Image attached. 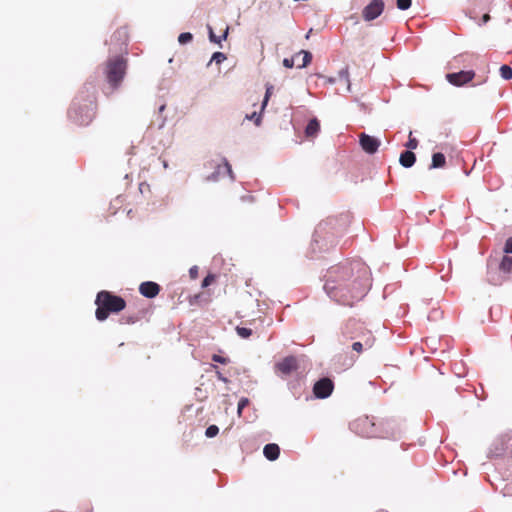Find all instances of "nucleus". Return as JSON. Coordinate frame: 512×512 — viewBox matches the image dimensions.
Segmentation results:
<instances>
[{
	"mask_svg": "<svg viewBox=\"0 0 512 512\" xmlns=\"http://www.w3.org/2000/svg\"><path fill=\"white\" fill-rule=\"evenodd\" d=\"M337 271L338 269H334L329 272V276L324 284V290L336 302L352 306L354 301H358L364 296L368 285L355 280L352 283V288H349L346 284V276L349 275L350 269H345L340 275H334Z\"/></svg>",
	"mask_w": 512,
	"mask_h": 512,
	"instance_id": "f257e3e1",
	"label": "nucleus"
},
{
	"mask_svg": "<svg viewBox=\"0 0 512 512\" xmlns=\"http://www.w3.org/2000/svg\"><path fill=\"white\" fill-rule=\"evenodd\" d=\"M96 318L99 321L107 319L109 313H117L122 311L126 303L123 298L113 295L108 291H101L97 294L96 301Z\"/></svg>",
	"mask_w": 512,
	"mask_h": 512,
	"instance_id": "f03ea898",
	"label": "nucleus"
},
{
	"mask_svg": "<svg viewBox=\"0 0 512 512\" xmlns=\"http://www.w3.org/2000/svg\"><path fill=\"white\" fill-rule=\"evenodd\" d=\"M125 70L126 62L123 57L117 56L109 59L105 71L108 83L113 87H117L125 75Z\"/></svg>",
	"mask_w": 512,
	"mask_h": 512,
	"instance_id": "7ed1b4c3",
	"label": "nucleus"
},
{
	"mask_svg": "<svg viewBox=\"0 0 512 512\" xmlns=\"http://www.w3.org/2000/svg\"><path fill=\"white\" fill-rule=\"evenodd\" d=\"M69 118L78 125H88L94 117V105L92 100L85 103L83 106L76 107L73 104L69 110Z\"/></svg>",
	"mask_w": 512,
	"mask_h": 512,
	"instance_id": "20e7f679",
	"label": "nucleus"
},
{
	"mask_svg": "<svg viewBox=\"0 0 512 512\" xmlns=\"http://www.w3.org/2000/svg\"><path fill=\"white\" fill-rule=\"evenodd\" d=\"M383 0H372L362 10V17L365 21H372L379 17L384 11Z\"/></svg>",
	"mask_w": 512,
	"mask_h": 512,
	"instance_id": "39448f33",
	"label": "nucleus"
},
{
	"mask_svg": "<svg viewBox=\"0 0 512 512\" xmlns=\"http://www.w3.org/2000/svg\"><path fill=\"white\" fill-rule=\"evenodd\" d=\"M333 388V382L329 378H322L314 384L313 392L316 398L325 399L331 395Z\"/></svg>",
	"mask_w": 512,
	"mask_h": 512,
	"instance_id": "423d86ee",
	"label": "nucleus"
},
{
	"mask_svg": "<svg viewBox=\"0 0 512 512\" xmlns=\"http://www.w3.org/2000/svg\"><path fill=\"white\" fill-rule=\"evenodd\" d=\"M475 76L474 71H460L457 73H448L446 75L447 81L454 86H462L470 82Z\"/></svg>",
	"mask_w": 512,
	"mask_h": 512,
	"instance_id": "0eeeda50",
	"label": "nucleus"
},
{
	"mask_svg": "<svg viewBox=\"0 0 512 512\" xmlns=\"http://www.w3.org/2000/svg\"><path fill=\"white\" fill-rule=\"evenodd\" d=\"M225 174L229 175V177L233 180L234 174L231 168V165L227 161L226 158L222 159V164H216L215 171L207 177L208 181H218Z\"/></svg>",
	"mask_w": 512,
	"mask_h": 512,
	"instance_id": "6e6552de",
	"label": "nucleus"
},
{
	"mask_svg": "<svg viewBox=\"0 0 512 512\" xmlns=\"http://www.w3.org/2000/svg\"><path fill=\"white\" fill-rule=\"evenodd\" d=\"M359 142L362 149L368 154H374L377 152L381 142L378 138L362 133L359 136Z\"/></svg>",
	"mask_w": 512,
	"mask_h": 512,
	"instance_id": "1a4fd4ad",
	"label": "nucleus"
},
{
	"mask_svg": "<svg viewBox=\"0 0 512 512\" xmlns=\"http://www.w3.org/2000/svg\"><path fill=\"white\" fill-rule=\"evenodd\" d=\"M275 369L282 375L287 376L297 369V360L293 356L285 357L275 365Z\"/></svg>",
	"mask_w": 512,
	"mask_h": 512,
	"instance_id": "9d476101",
	"label": "nucleus"
},
{
	"mask_svg": "<svg viewBox=\"0 0 512 512\" xmlns=\"http://www.w3.org/2000/svg\"><path fill=\"white\" fill-rule=\"evenodd\" d=\"M327 82L330 84H336L338 82H343L345 85V89L347 92L351 91V82L349 79V70L348 67L342 68L336 77L327 78Z\"/></svg>",
	"mask_w": 512,
	"mask_h": 512,
	"instance_id": "9b49d317",
	"label": "nucleus"
},
{
	"mask_svg": "<svg viewBox=\"0 0 512 512\" xmlns=\"http://www.w3.org/2000/svg\"><path fill=\"white\" fill-rule=\"evenodd\" d=\"M160 287L157 283L147 281L140 284L139 292L147 298H154L158 295Z\"/></svg>",
	"mask_w": 512,
	"mask_h": 512,
	"instance_id": "f8f14e48",
	"label": "nucleus"
},
{
	"mask_svg": "<svg viewBox=\"0 0 512 512\" xmlns=\"http://www.w3.org/2000/svg\"><path fill=\"white\" fill-rule=\"evenodd\" d=\"M263 454L268 460L274 461L279 457L280 448L274 443L267 444L263 449Z\"/></svg>",
	"mask_w": 512,
	"mask_h": 512,
	"instance_id": "ddd939ff",
	"label": "nucleus"
},
{
	"mask_svg": "<svg viewBox=\"0 0 512 512\" xmlns=\"http://www.w3.org/2000/svg\"><path fill=\"white\" fill-rule=\"evenodd\" d=\"M374 344V338L372 336H367L364 338L363 341H357V342H354L353 345H352V349L357 352V353H360L362 352L363 348H371Z\"/></svg>",
	"mask_w": 512,
	"mask_h": 512,
	"instance_id": "4468645a",
	"label": "nucleus"
},
{
	"mask_svg": "<svg viewBox=\"0 0 512 512\" xmlns=\"http://www.w3.org/2000/svg\"><path fill=\"white\" fill-rule=\"evenodd\" d=\"M415 161H416V156L412 151H405L400 155L399 162L405 168H409V167L413 166Z\"/></svg>",
	"mask_w": 512,
	"mask_h": 512,
	"instance_id": "2eb2a0df",
	"label": "nucleus"
},
{
	"mask_svg": "<svg viewBox=\"0 0 512 512\" xmlns=\"http://www.w3.org/2000/svg\"><path fill=\"white\" fill-rule=\"evenodd\" d=\"M320 130V124L316 118H313L309 121L306 126L305 134L307 137H314L318 134Z\"/></svg>",
	"mask_w": 512,
	"mask_h": 512,
	"instance_id": "dca6fc26",
	"label": "nucleus"
},
{
	"mask_svg": "<svg viewBox=\"0 0 512 512\" xmlns=\"http://www.w3.org/2000/svg\"><path fill=\"white\" fill-rule=\"evenodd\" d=\"M446 163L444 154L438 152L432 155V163L430 169L442 168Z\"/></svg>",
	"mask_w": 512,
	"mask_h": 512,
	"instance_id": "f3484780",
	"label": "nucleus"
},
{
	"mask_svg": "<svg viewBox=\"0 0 512 512\" xmlns=\"http://www.w3.org/2000/svg\"><path fill=\"white\" fill-rule=\"evenodd\" d=\"M209 40L213 43L220 44L222 40H225L228 36L229 27L226 26L222 36H216L211 26H208Z\"/></svg>",
	"mask_w": 512,
	"mask_h": 512,
	"instance_id": "a211bd4d",
	"label": "nucleus"
},
{
	"mask_svg": "<svg viewBox=\"0 0 512 512\" xmlns=\"http://www.w3.org/2000/svg\"><path fill=\"white\" fill-rule=\"evenodd\" d=\"M500 270L505 273L512 272V257L504 256L500 263Z\"/></svg>",
	"mask_w": 512,
	"mask_h": 512,
	"instance_id": "6ab92c4d",
	"label": "nucleus"
},
{
	"mask_svg": "<svg viewBox=\"0 0 512 512\" xmlns=\"http://www.w3.org/2000/svg\"><path fill=\"white\" fill-rule=\"evenodd\" d=\"M299 55H303L302 64L298 65V68H304L306 67L312 60V54L309 51L301 50L295 57H298Z\"/></svg>",
	"mask_w": 512,
	"mask_h": 512,
	"instance_id": "aec40b11",
	"label": "nucleus"
},
{
	"mask_svg": "<svg viewBox=\"0 0 512 512\" xmlns=\"http://www.w3.org/2000/svg\"><path fill=\"white\" fill-rule=\"evenodd\" d=\"M500 75L504 80L512 79V68L508 65H502L500 67Z\"/></svg>",
	"mask_w": 512,
	"mask_h": 512,
	"instance_id": "412c9836",
	"label": "nucleus"
},
{
	"mask_svg": "<svg viewBox=\"0 0 512 512\" xmlns=\"http://www.w3.org/2000/svg\"><path fill=\"white\" fill-rule=\"evenodd\" d=\"M226 60V55L222 52H215L213 53L208 65H210L212 62H215L216 64H221Z\"/></svg>",
	"mask_w": 512,
	"mask_h": 512,
	"instance_id": "4be33fe9",
	"label": "nucleus"
},
{
	"mask_svg": "<svg viewBox=\"0 0 512 512\" xmlns=\"http://www.w3.org/2000/svg\"><path fill=\"white\" fill-rule=\"evenodd\" d=\"M272 93H273V86L272 85H267L266 86L265 96H264V99H263V102H262V105H261V110H264L265 107L267 106L269 98L271 97Z\"/></svg>",
	"mask_w": 512,
	"mask_h": 512,
	"instance_id": "5701e85b",
	"label": "nucleus"
},
{
	"mask_svg": "<svg viewBox=\"0 0 512 512\" xmlns=\"http://www.w3.org/2000/svg\"><path fill=\"white\" fill-rule=\"evenodd\" d=\"M236 332L241 338H249L252 335V330L245 327H236Z\"/></svg>",
	"mask_w": 512,
	"mask_h": 512,
	"instance_id": "b1692460",
	"label": "nucleus"
},
{
	"mask_svg": "<svg viewBox=\"0 0 512 512\" xmlns=\"http://www.w3.org/2000/svg\"><path fill=\"white\" fill-rule=\"evenodd\" d=\"M192 39H193V36L191 33L184 32L179 35L178 42L183 45V44H187V43L191 42Z\"/></svg>",
	"mask_w": 512,
	"mask_h": 512,
	"instance_id": "393cba45",
	"label": "nucleus"
},
{
	"mask_svg": "<svg viewBox=\"0 0 512 512\" xmlns=\"http://www.w3.org/2000/svg\"><path fill=\"white\" fill-rule=\"evenodd\" d=\"M219 433V428L216 425H210L205 431V435L208 438L215 437Z\"/></svg>",
	"mask_w": 512,
	"mask_h": 512,
	"instance_id": "a878e982",
	"label": "nucleus"
},
{
	"mask_svg": "<svg viewBox=\"0 0 512 512\" xmlns=\"http://www.w3.org/2000/svg\"><path fill=\"white\" fill-rule=\"evenodd\" d=\"M412 0H397V8L400 10H407L411 7Z\"/></svg>",
	"mask_w": 512,
	"mask_h": 512,
	"instance_id": "bb28decb",
	"label": "nucleus"
},
{
	"mask_svg": "<svg viewBox=\"0 0 512 512\" xmlns=\"http://www.w3.org/2000/svg\"><path fill=\"white\" fill-rule=\"evenodd\" d=\"M248 403H249L248 398L243 397L240 399V401L238 403V408H237V413L239 416H241L243 409L248 405Z\"/></svg>",
	"mask_w": 512,
	"mask_h": 512,
	"instance_id": "cd10ccee",
	"label": "nucleus"
},
{
	"mask_svg": "<svg viewBox=\"0 0 512 512\" xmlns=\"http://www.w3.org/2000/svg\"><path fill=\"white\" fill-rule=\"evenodd\" d=\"M411 134H412V132H410V135H411ZM417 146H418V141H417V139L412 138V137L410 136V137H409L408 142L406 143V147H407L408 149L413 150V149H416V148H417Z\"/></svg>",
	"mask_w": 512,
	"mask_h": 512,
	"instance_id": "c85d7f7f",
	"label": "nucleus"
},
{
	"mask_svg": "<svg viewBox=\"0 0 512 512\" xmlns=\"http://www.w3.org/2000/svg\"><path fill=\"white\" fill-rule=\"evenodd\" d=\"M212 360L214 362H218V363H221V364H227L229 362V359L228 358H225V357H222L220 355H217V354H214L212 356Z\"/></svg>",
	"mask_w": 512,
	"mask_h": 512,
	"instance_id": "c756f323",
	"label": "nucleus"
},
{
	"mask_svg": "<svg viewBox=\"0 0 512 512\" xmlns=\"http://www.w3.org/2000/svg\"><path fill=\"white\" fill-rule=\"evenodd\" d=\"M246 117L250 120H253L257 126H259L261 123V115L257 114L256 112H254L252 115L246 116Z\"/></svg>",
	"mask_w": 512,
	"mask_h": 512,
	"instance_id": "7c9ffc66",
	"label": "nucleus"
},
{
	"mask_svg": "<svg viewBox=\"0 0 512 512\" xmlns=\"http://www.w3.org/2000/svg\"><path fill=\"white\" fill-rule=\"evenodd\" d=\"M214 281L213 275L206 276L202 281V287H208L210 284H212Z\"/></svg>",
	"mask_w": 512,
	"mask_h": 512,
	"instance_id": "2f4dec72",
	"label": "nucleus"
},
{
	"mask_svg": "<svg viewBox=\"0 0 512 512\" xmlns=\"http://www.w3.org/2000/svg\"><path fill=\"white\" fill-rule=\"evenodd\" d=\"M295 56L292 57V58H285L283 60V65L286 67V68H292L294 66V60H295Z\"/></svg>",
	"mask_w": 512,
	"mask_h": 512,
	"instance_id": "473e14b6",
	"label": "nucleus"
},
{
	"mask_svg": "<svg viewBox=\"0 0 512 512\" xmlns=\"http://www.w3.org/2000/svg\"><path fill=\"white\" fill-rule=\"evenodd\" d=\"M504 252L505 253H512V237L508 238L506 240L505 247H504Z\"/></svg>",
	"mask_w": 512,
	"mask_h": 512,
	"instance_id": "72a5a7b5",
	"label": "nucleus"
},
{
	"mask_svg": "<svg viewBox=\"0 0 512 512\" xmlns=\"http://www.w3.org/2000/svg\"><path fill=\"white\" fill-rule=\"evenodd\" d=\"M189 274H190V277L192 279H195L197 278L198 276V267L197 266H192L189 270Z\"/></svg>",
	"mask_w": 512,
	"mask_h": 512,
	"instance_id": "f704fd0d",
	"label": "nucleus"
},
{
	"mask_svg": "<svg viewBox=\"0 0 512 512\" xmlns=\"http://www.w3.org/2000/svg\"><path fill=\"white\" fill-rule=\"evenodd\" d=\"M216 374H217V378H218L220 381H222V382H224V383H228V381H229V380H228L225 376H223V375H222V373H221L220 371H217V372H216Z\"/></svg>",
	"mask_w": 512,
	"mask_h": 512,
	"instance_id": "c9c22d12",
	"label": "nucleus"
},
{
	"mask_svg": "<svg viewBox=\"0 0 512 512\" xmlns=\"http://www.w3.org/2000/svg\"><path fill=\"white\" fill-rule=\"evenodd\" d=\"M165 123H166V119H165L164 117H162V118L159 120L158 128H159V129H162V128L165 126Z\"/></svg>",
	"mask_w": 512,
	"mask_h": 512,
	"instance_id": "e433bc0d",
	"label": "nucleus"
},
{
	"mask_svg": "<svg viewBox=\"0 0 512 512\" xmlns=\"http://www.w3.org/2000/svg\"><path fill=\"white\" fill-rule=\"evenodd\" d=\"M489 19H490L489 14H484L482 21H483V23H487L489 21Z\"/></svg>",
	"mask_w": 512,
	"mask_h": 512,
	"instance_id": "4c0bfd02",
	"label": "nucleus"
},
{
	"mask_svg": "<svg viewBox=\"0 0 512 512\" xmlns=\"http://www.w3.org/2000/svg\"><path fill=\"white\" fill-rule=\"evenodd\" d=\"M164 109H165V105H161L159 107V113H162L164 111Z\"/></svg>",
	"mask_w": 512,
	"mask_h": 512,
	"instance_id": "58836bf2",
	"label": "nucleus"
},
{
	"mask_svg": "<svg viewBox=\"0 0 512 512\" xmlns=\"http://www.w3.org/2000/svg\"><path fill=\"white\" fill-rule=\"evenodd\" d=\"M162 164H163V167H164V168H168V163H167V161H166V160H163V161H162Z\"/></svg>",
	"mask_w": 512,
	"mask_h": 512,
	"instance_id": "ea45409f",
	"label": "nucleus"
},
{
	"mask_svg": "<svg viewBox=\"0 0 512 512\" xmlns=\"http://www.w3.org/2000/svg\"><path fill=\"white\" fill-rule=\"evenodd\" d=\"M363 422L367 423L368 422V418H365L362 420Z\"/></svg>",
	"mask_w": 512,
	"mask_h": 512,
	"instance_id": "a19ab883",
	"label": "nucleus"
}]
</instances>
